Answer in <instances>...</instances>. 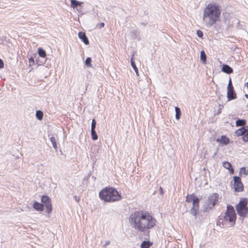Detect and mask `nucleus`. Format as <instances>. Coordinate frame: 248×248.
<instances>
[{
    "instance_id": "f257e3e1",
    "label": "nucleus",
    "mask_w": 248,
    "mask_h": 248,
    "mask_svg": "<svg viewBox=\"0 0 248 248\" xmlns=\"http://www.w3.org/2000/svg\"><path fill=\"white\" fill-rule=\"evenodd\" d=\"M129 222L135 230L142 232L145 239L149 238L150 230L157 222L156 220L146 211H138L132 213L129 217Z\"/></svg>"
},
{
    "instance_id": "f03ea898",
    "label": "nucleus",
    "mask_w": 248,
    "mask_h": 248,
    "mask_svg": "<svg viewBox=\"0 0 248 248\" xmlns=\"http://www.w3.org/2000/svg\"><path fill=\"white\" fill-rule=\"evenodd\" d=\"M221 11L217 5L209 3L203 13V22L207 27H210L219 20Z\"/></svg>"
},
{
    "instance_id": "7ed1b4c3",
    "label": "nucleus",
    "mask_w": 248,
    "mask_h": 248,
    "mask_svg": "<svg viewBox=\"0 0 248 248\" xmlns=\"http://www.w3.org/2000/svg\"><path fill=\"white\" fill-rule=\"evenodd\" d=\"M99 196L102 200L107 202L119 201L122 199V196L118 191L112 187H106L102 189Z\"/></svg>"
},
{
    "instance_id": "20e7f679",
    "label": "nucleus",
    "mask_w": 248,
    "mask_h": 248,
    "mask_svg": "<svg viewBox=\"0 0 248 248\" xmlns=\"http://www.w3.org/2000/svg\"><path fill=\"white\" fill-rule=\"evenodd\" d=\"M223 217V221L221 222L222 223L228 222L230 224L231 226H233L235 224L236 216L232 206L231 205H227V210Z\"/></svg>"
},
{
    "instance_id": "39448f33",
    "label": "nucleus",
    "mask_w": 248,
    "mask_h": 248,
    "mask_svg": "<svg viewBox=\"0 0 248 248\" xmlns=\"http://www.w3.org/2000/svg\"><path fill=\"white\" fill-rule=\"evenodd\" d=\"M218 197L219 195L217 193L210 194L203 205V212H208L213 209L218 202Z\"/></svg>"
},
{
    "instance_id": "423d86ee",
    "label": "nucleus",
    "mask_w": 248,
    "mask_h": 248,
    "mask_svg": "<svg viewBox=\"0 0 248 248\" xmlns=\"http://www.w3.org/2000/svg\"><path fill=\"white\" fill-rule=\"evenodd\" d=\"M234 188L235 192H241L244 190L243 184L239 176L233 177Z\"/></svg>"
},
{
    "instance_id": "0eeeda50",
    "label": "nucleus",
    "mask_w": 248,
    "mask_h": 248,
    "mask_svg": "<svg viewBox=\"0 0 248 248\" xmlns=\"http://www.w3.org/2000/svg\"><path fill=\"white\" fill-rule=\"evenodd\" d=\"M41 202L45 204L46 212L50 214L52 210L51 199L47 196L44 195L41 198Z\"/></svg>"
},
{
    "instance_id": "6e6552de",
    "label": "nucleus",
    "mask_w": 248,
    "mask_h": 248,
    "mask_svg": "<svg viewBox=\"0 0 248 248\" xmlns=\"http://www.w3.org/2000/svg\"><path fill=\"white\" fill-rule=\"evenodd\" d=\"M199 199H196V201L192 203V207L189 211L190 214L195 217V218H197V215L199 211Z\"/></svg>"
},
{
    "instance_id": "1a4fd4ad",
    "label": "nucleus",
    "mask_w": 248,
    "mask_h": 248,
    "mask_svg": "<svg viewBox=\"0 0 248 248\" xmlns=\"http://www.w3.org/2000/svg\"><path fill=\"white\" fill-rule=\"evenodd\" d=\"M248 200L247 198L241 199L238 204L236 205L235 208L237 212L241 213V210L247 207Z\"/></svg>"
},
{
    "instance_id": "9d476101",
    "label": "nucleus",
    "mask_w": 248,
    "mask_h": 248,
    "mask_svg": "<svg viewBox=\"0 0 248 248\" xmlns=\"http://www.w3.org/2000/svg\"><path fill=\"white\" fill-rule=\"evenodd\" d=\"M38 53L40 57L42 58V61H40L38 59L36 60V63L38 65H42L45 63L46 61V51L42 48H39L38 50Z\"/></svg>"
},
{
    "instance_id": "9b49d317",
    "label": "nucleus",
    "mask_w": 248,
    "mask_h": 248,
    "mask_svg": "<svg viewBox=\"0 0 248 248\" xmlns=\"http://www.w3.org/2000/svg\"><path fill=\"white\" fill-rule=\"evenodd\" d=\"M227 96L229 101L236 98V94L234 88L232 89H227Z\"/></svg>"
},
{
    "instance_id": "f8f14e48",
    "label": "nucleus",
    "mask_w": 248,
    "mask_h": 248,
    "mask_svg": "<svg viewBox=\"0 0 248 248\" xmlns=\"http://www.w3.org/2000/svg\"><path fill=\"white\" fill-rule=\"evenodd\" d=\"M216 141L221 144L227 145L230 142V139L226 136L222 135L220 138L217 139Z\"/></svg>"
},
{
    "instance_id": "ddd939ff",
    "label": "nucleus",
    "mask_w": 248,
    "mask_h": 248,
    "mask_svg": "<svg viewBox=\"0 0 248 248\" xmlns=\"http://www.w3.org/2000/svg\"><path fill=\"white\" fill-rule=\"evenodd\" d=\"M78 37L86 45L89 44V41L85 32L79 31L78 33Z\"/></svg>"
},
{
    "instance_id": "4468645a",
    "label": "nucleus",
    "mask_w": 248,
    "mask_h": 248,
    "mask_svg": "<svg viewBox=\"0 0 248 248\" xmlns=\"http://www.w3.org/2000/svg\"><path fill=\"white\" fill-rule=\"evenodd\" d=\"M221 71L227 74H230L233 73V69L230 66L226 64L222 65Z\"/></svg>"
},
{
    "instance_id": "2eb2a0df",
    "label": "nucleus",
    "mask_w": 248,
    "mask_h": 248,
    "mask_svg": "<svg viewBox=\"0 0 248 248\" xmlns=\"http://www.w3.org/2000/svg\"><path fill=\"white\" fill-rule=\"evenodd\" d=\"M222 165L224 168L229 170V172L231 174H233L234 173V169L230 163L227 161H224L223 162Z\"/></svg>"
},
{
    "instance_id": "dca6fc26",
    "label": "nucleus",
    "mask_w": 248,
    "mask_h": 248,
    "mask_svg": "<svg viewBox=\"0 0 248 248\" xmlns=\"http://www.w3.org/2000/svg\"><path fill=\"white\" fill-rule=\"evenodd\" d=\"M33 207L38 211H43L44 209L43 204L37 202H34Z\"/></svg>"
},
{
    "instance_id": "f3484780",
    "label": "nucleus",
    "mask_w": 248,
    "mask_h": 248,
    "mask_svg": "<svg viewBox=\"0 0 248 248\" xmlns=\"http://www.w3.org/2000/svg\"><path fill=\"white\" fill-rule=\"evenodd\" d=\"M196 199H199L196 197L194 194L188 195L186 197V202H193L194 201H196Z\"/></svg>"
},
{
    "instance_id": "a211bd4d",
    "label": "nucleus",
    "mask_w": 248,
    "mask_h": 248,
    "mask_svg": "<svg viewBox=\"0 0 248 248\" xmlns=\"http://www.w3.org/2000/svg\"><path fill=\"white\" fill-rule=\"evenodd\" d=\"M241 213L237 212L239 216L243 217H246L248 216V207L245 208L241 210Z\"/></svg>"
},
{
    "instance_id": "6ab92c4d",
    "label": "nucleus",
    "mask_w": 248,
    "mask_h": 248,
    "mask_svg": "<svg viewBox=\"0 0 248 248\" xmlns=\"http://www.w3.org/2000/svg\"><path fill=\"white\" fill-rule=\"evenodd\" d=\"M152 243L149 241H144L140 245L141 248H149L152 245Z\"/></svg>"
},
{
    "instance_id": "aec40b11",
    "label": "nucleus",
    "mask_w": 248,
    "mask_h": 248,
    "mask_svg": "<svg viewBox=\"0 0 248 248\" xmlns=\"http://www.w3.org/2000/svg\"><path fill=\"white\" fill-rule=\"evenodd\" d=\"M175 119L177 120H179L181 117V112L180 108L178 107H176L175 108Z\"/></svg>"
},
{
    "instance_id": "412c9836",
    "label": "nucleus",
    "mask_w": 248,
    "mask_h": 248,
    "mask_svg": "<svg viewBox=\"0 0 248 248\" xmlns=\"http://www.w3.org/2000/svg\"><path fill=\"white\" fill-rule=\"evenodd\" d=\"M246 124V121L244 119H238L235 123L237 126H243L245 125Z\"/></svg>"
},
{
    "instance_id": "4be33fe9",
    "label": "nucleus",
    "mask_w": 248,
    "mask_h": 248,
    "mask_svg": "<svg viewBox=\"0 0 248 248\" xmlns=\"http://www.w3.org/2000/svg\"><path fill=\"white\" fill-rule=\"evenodd\" d=\"M130 61H131V64L132 67H133V68L134 69L135 72H136L137 76H138L139 75V71H138V68L136 66L135 62L134 61V59L133 58V57H132Z\"/></svg>"
},
{
    "instance_id": "5701e85b",
    "label": "nucleus",
    "mask_w": 248,
    "mask_h": 248,
    "mask_svg": "<svg viewBox=\"0 0 248 248\" xmlns=\"http://www.w3.org/2000/svg\"><path fill=\"white\" fill-rule=\"evenodd\" d=\"M83 2L78 1L77 0H73V1L71 3V6L73 8H75L77 7L78 6L81 5L82 4H83Z\"/></svg>"
},
{
    "instance_id": "b1692460",
    "label": "nucleus",
    "mask_w": 248,
    "mask_h": 248,
    "mask_svg": "<svg viewBox=\"0 0 248 248\" xmlns=\"http://www.w3.org/2000/svg\"><path fill=\"white\" fill-rule=\"evenodd\" d=\"M245 128H240L235 131V134L237 136H241L245 134Z\"/></svg>"
},
{
    "instance_id": "393cba45",
    "label": "nucleus",
    "mask_w": 248,
    "mask_h": 248,
    "mask_svg": "<svg viewBox=\"0 0 248 248\" xmlns=\"http://www.w3.org/2000/svg\"><path fill=\"white\" fill-rule=\"evenodd\" d=\"M201 60L204 63H205L206 62V55L205 52L203 50L201 51L200 54Z\"/></svg>"
},
{
    "instance_id": "a878e982",
    "label": "nucleus",
    "mask_w": 248,
    "mask_h": 248,
    "mask_svg": "<svg viewBox=\"0 0 248 248\" xmlns=\"http://www.w3.org/2000/svg\"><path fill=\"white\" fill-rule=\"evenodd\" d=\"M43 113L41 110H37L36 111L35 116L39 120H42L43 118Z\"/></svg>"
},
{
    "instance_id": "bb28decb",
    "label": "nucleus",
    "mask_w": 248,
    "mask_h": 248,
    "mask_svg": "<svg viewBox=\"0 0 248 248\" xmlns=\"http://www.w3.org/2000/svg\"><path fill=\"white\" fill-rule=\"evenodd\" d=\"M50 140L52 144L53 148L56 151L57 150V145L56 141L55 138L54 137H51L50 138Z\"/></svg>"
},
{
    "instance_id": "cd10ccee",
    "label": "nucleus",
    "mask_w": 248,
    "mask_h": 248,
    "mask_svg": "<svg viewBox=\"0 0 248 248\" xmlns=\"http://www.w3.org/2000/svg\"><path fill=\"white\" fill-rule=\"evenodd\" d=\"M92 139L93 140H95L98 139V136L96 133L95 129L91 130Z\"/></svg>"
},
{
    "instance_id": "c85d7f7f",
    "label": "nucleus",
    "mask_w": 248,
    "mask_h": 248,
    "mask_svg": "<svg viewBox=\"0 0 248 248\" xmlns=\"http://www.w3.org/2000/svg\"><path fill=\"white\" fill-rule=\"evenodd\" d=\"M242 173L244 174L245 176L248 175V170H246L245 167H242L240 169L239 175H241Z\"/></svg>"
},
{
    "instance_id": "c756f323",
    "label": "nucleus",
    "mask_w": 248,
    "mask_h": 248,
    "mask_svg": "<svg viewBox=\"0 0 248 248\" xmlns=\"http://www.w3.org/2000/svg\"><path fill=\"white\" fill-rule=\"evenodd\" d=\"M92 59L90 57H87L85 60V65L91 67L92 65L91 64Z\"/></svg>"
},
{
    "instance_id": "7c9ffc66",
    "label": "nucleus",
    "mask_w": 248,
    "mask_h": 248,
    "mask_svg": "<svg viewBox=\"0 0 248 248\" xmlns=\"http://www.w3.org/2000/svg\"><path fill=\"white\" fill-rule=\"evenodd\" d=\"M96 122L95 119H93L91 124V130L95 129L96 127Z\"/></svg>"
},
{
    "instance_id": "2f4dec72",
    "label": "nucleus",
    "mask_w": 248,
    "mask_h": 248,
    "mask_svg": "<svg viewBox=\"0 0 248 248\" xmlns=\"http://www.w3.org/2000/svg\"><path fill=\"white\" fill-rule=\"evenodd\" d=\"M223 221V217H220L219 220L217 222V225L221 226V225H224V224H226L227 222H225L224 223H222L221 222Z\"/></svg>"
},
{
    "instance_id": "473e14b6",
    "label": "nucleus",
    "mask_w": 248,
    "mask_h": 248,
    "mask_svg": "<svg viewBox=\"0 0 248 248\" xmlns=\"http://www.w3.org/2000/svg\"><path fill=\"white\" fill-rule=\"evenodd\" d=\"M233 89V87L232 83L231 78H230L229 83L228 84L227 89Z\"/></svg>"
},
{
    "instance_id": "72a5a7b5",
    "label": "nucleus",
    "mask_w": 248,
    "mask_h": 248,
    "mask_svg": "<svg viewBox=\"0 0 248 248\" xmlns=\"http://www.w3.org/2000/svg\"><path fill=\"white\" fill-rule=\"evenodd\" d=\"M243 140L246 142L248 141V132L245 133L243 136Z\"/></svg>"
},
{
    "instance_id": "f704fd0d",
    "label": "nucleus",
    "mask_w": 248,
    "mask_h": 248,
    "mask_svg": "<svg viewBox=\"0 0 248 248\" xmlns=\"http://www.w3.org/2000/svg\"><path fill=\"white\" fill-rule=\"evenodd\" d=\"M197 34L199 37H200V38L202 37L203 33L201 30H198L197 31Z\"/></svg>"
},
{
    "instance_id": "c9c22d12",
    "label": "nucleus",
    "mask_w": 248,
    "mask_h": 248,
    "mask_svg": "<svg viewBox=\"0 0 248 248\" xmlns=\"http://www.w3.org/2000/svg\"><path fill=\"white\" fill-rule=\"evenodd\" d=\"M29 63H30V65H32L34 63V59L32 57H31L29 59Z\"/></svg>"
},
{
    "instance_id": "e433bc0d",
    "label": "nucleus",
    "mask_w": 248,
    "mask_h": 248,
    "mask_svg": "<svg viewBox=\"0 0 248 248\" xmlns=\"http://www.w3.org/2000/svg\"><path fill=\"white\" fill-rule=\"evenodd\" d=\"M4 67V63L3 61L0 59V68H2Z\"/></svg>"
},
{
    "instance_id": "4c0bfd02",
    "label": "nucleus",
    "mask_w": 248,
    "mask_h": 248,
    "mask_svg": "<svg viewBox=\"0 0 248 248\" xmlns=\"http://www.w3.org/2000/svg\"><path fill=\"white\" fill-rule=\"evenodd\" d=\"M104 23L103 22H101L100 23L99 25H98V27H99V28L100 29H101L103 27H104Z\"/></svg>"
},
{
    "instance_id": "58836bf2",
    "label": "nucleus",
    "mask_w": 248,
    "mask_h": 248,
    "mask_svg": "<svg viewBox=\"0 0 248 248\" xmlns=\"http://www.w3.org/2000/svg\"><path fill=\"white\" fill-rule=\"evenodd\" d=\"M163 192H163V188L162 187L160 186L159 187V193H160V194L163 195Z\"/></svg>"
},
{
    "instance_id": "ea45409f",
    "label": "nucleus",
    "mask_w": 248,
    "mask_h": 248,
    "mask_svg": "<svg viewBox=\"0 0 248 248\" xmlns=\"http://www.w3.org/2000/svg\"><path fill=\"white\" fill-rule=\"evenodd\" d=\"M109 244H110V241H108H108H106L105 242V244H104V247H106V246H108V245H109Z\"/></svg>"
},
{
    "instance_id": "a19ab883",
    "label": "nucleus",
    "mask_w": 248,
    "mask_h": 248,
    "mask_svg": "<svg viewBox=\"0 0 248 248\" xmlns=\"http://www.w3.org/2000/svg\"><path fill=\"white\" fill-rule=\"evenodd\" d=\"M242 128H245V133L248 132V126H243Z\"/></svg>"
},
{
    "instance_id": "79ce46f5",
    "label": "nucleus",
    "mask_w": 248,
    "mask_h": 248,
    "mask_svg": "<svg viewBox=\"0 0 248 248\" xmlns=\"http://www.w3.org/2000/svg\"><path fill=\"white\" fill-rule=\"evenodd\" d=\"M74 199H75V201H76L77 202H78V201H79V198H78L77 196H74Z\"/></svg>"
},
{
    "instance_id": "37998d69",
    "label": "nucleus",
    "mask_w": 248,
    "mask_h": 248,
    "mask_svg": "<svg viewBox=\"0 0 248 248\" xmlns=\"http://www.w3.org/2000/svg\"><path fill=\"white\" fill-rule=\"evenodd\" d=\"M245 96L246 97V98H248V94H246L245 95Z\"/></svg>"
},
{
    "instance_id": "c03bdc74",
    "label": "nucleus",
    "mask_w": 248,
    "mask_h": 248,
    "mask_svg": "<svg viewBox=\"0 0 248 248\" xmlns=\"http://www.w3.org/2000/svg\"><path fill=\"white\" fill-rule=\"evenodd\" d=\"M141 24L142 25H144V26H145L146 24L143 22L141 23Z\"/></svg>"
},
{
    "instance_id": "a18cd8bd",
    "label": "nucleus",
    "mask_w": 248,
    "mask_h": 248,
    "mask_svg": "<svg viewBox=\"0 0 248 248\" xmlns=\"http://www.w3.org/2000/svg\"><path fill=\"white\" fill-rule=\"evenodd\" d=\"M136 32H137V31H133V33H135Z\"/></svg>"
},
{
    "instance_id": "49530a36",
    "label": "nucleus",
    "mask_w": 248,
    "mask_h": 248,
    "mask_svg": "<svg viewBox=\"0 0 248 248\" xmlns=\"http://www.w3.org/2000/svg\"><path fill=\"white\" fill-rule=\"evenodd\" d=\"M217 155V153H215L214 156H215Z\"/></svg>"
}]
</instances>
